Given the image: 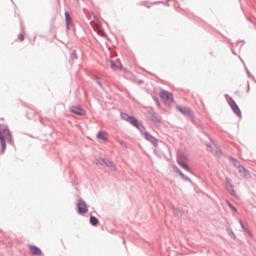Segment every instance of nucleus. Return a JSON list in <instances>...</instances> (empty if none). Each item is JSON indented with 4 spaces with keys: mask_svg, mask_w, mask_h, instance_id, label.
<instances>
[{
    "mask_svg": "<svg viewBox=\"0 0 256 256\" xmlns=\"http://www.w3.org/2000/svg\"><path fill=\"white\" fill-rule=\"evenodd\" d=\"M128 123H131V125H134V127L139 128V121H137L136 118L133 116H130V118L128 119Z\"/></svg>",
    "mask_w": 256,
    "mask_h": 256,
    "instance_id": "obj_11",
    "label": "nucleus"
},
{
    "mask_svg": "<svg viewBox=\"0 0 256 256\" xmlns=\"http://www.w3.org/2000/svg\"><path fill=\"white\" fill-rule=\"evenodd\" d=\"M106 167H109L111 171H117V165H115L113 162H106Z\"/></svg>",
    "mask_w": 256,
    "mask_h": 256,
    "instance_id": "obj_15",
    "label": "nucleus"
},
{
    "mask_svg": "<svg viewBox=\"0 0 256 256\" xmlns=\"http://www.w3.org/2000/svg\"><path fill=\"white\" fill-rule=\"evenodd\" d=\"M70 111L72 113H75L76 115H80V116H83L85 115V110H83V108L79 107V106H72L70 108Z\"/></svg>",
    "mask_w": 256,
    "mask_h": 256,
    "instance_id": "obj_4",
    "label": "nucleus"
},
{
    "mask_svg": "<svg viewBox=\"0 0 256 256\" xmlns=\"http://www.w3.org/2000/svg\"><path fill=\"white\" fill-rule=\"evenodd\" d=\"M239 172L240 173H245V168L243 166H239Z\"/></svg>",
    "mask_w": 256,
    "mask_h": 256,
    "instance_id": "obj_23",
    "label": "nucleus"
},
{
    "mask_svg": "<svg viewBox=\"0 0 256 256\" xmlns=\"http://www.w3.org/2000/svg\"><path fill=\"white\" fill-rule=\"evenodd\" d=\"M228 103L231 109L234 111V113L239 117H241V109H239V106H237V103H235V100L233 98H229Z\"/></svg>",
    "mask_w": 256,
    "mask_h": 256,
    "instance_id": "obj_3",
    "label": "nucleus"
},
{
    "mask_svg": "<svg viewBox=\"0 0 256 256\" xmlns=\"http://www.w3.org/2000/svg\"><path fill=\"white\" fill-rule=\"evenodd\" d=\"M95 164L96 165H101L102 167H105L107 165V161L100 158V159L95 160Z\"/></svg>",
    "mask_w": 256,
    "mask_h": 256,
    "instance_id": "obj_17",
    "label": "nucleus"
},
{
    "mask_svg": "<svg viewBox=\"0 0 256 256\" xmlns=\"http://www.w3.org/2000/svg\"><path fill=\"white\" fill-rule=\"evenodd\" d=\"M231 161L235 167H241V165H239V161H237L235 158H232Z\"/></svg>",
    "mask_w": 256,
    "mask_h": 256,
    "instance_id": "obj_21",
    "label": "nucleus"
},
{
    "mask_svg": "<svg viewBox=\"0 0 256 256\" xmlns=\"http://www.w3.org/2000/svg\"><path fill=\"white\" fill-rule=\"evenodd\" d=\"M90 224L93 225V227H97L99 225V219L95 216L90 217Z\"/></svg>",
    "mask_w": 256,
    "mask_h": 256,
    "instance_id": "obj_12",
    "label": "nucleus"
},
{
    "mask_svg": "<svg viewBox=\"0 0 256 256\" xmlns=\"http://www.w3.org/2000/svg\"><path fill=\"white\" fill-rule=\"evenodd\" d=\"M179 175H180V177H182L183 179H185V174H184L183 172L179 171Z\"/></svg>",
    "mask_w": 256,
    "mask_h": 256,
    "instance_id": "obj_25",
    "label": "nucleus"
},
{
    "mask_svg": "<svg viewBox=\"0 0 256 256\" xmlns=\"http://www.w3.org/2000/svg\"><path fill=\"white\" fill-rule=\"evenodd\" d=\"M160 98L164 103H173V94L171 92L162 90L160 92Z\"/></svg>",
    "mask_w": 256,
    "mask_h": 256,
    "instance_id": "obj_1",
    "label": "nucleus"
},
{
    "mask_svg": "<svg viewBox=\"0 0 256 256\" xmlns=\"http://www.w3.org/2000/svg\"><path fill=\"white\" fill-rule=\"evenodd\" d=\"M77 207H78V213L80 215H85V213L89 211V208L87 207V203H85V201L83 200H78Z\"/></svg>",
    "mask_w": 256,
    "mask_h": 256,
    "instance_id": "obj_2",
    "label": "nucleus"
},
{
    "mask_svg": "<svg viewBox=\"0 0 256 256\" xmlns=\"http://www.w3.org/2000/svg\"><path fill=\"white\" fill-rule=\"evenodd\" d=\"M144 136L147 141H150V143H152V145H155V147H157V143H159V141H157V138L153 137L148 132L144 133Z\"/></svg>",
    "mask_w": 256,
    "mask_h": 256,
    "instance_id": "obj_6",
    "label": "nucleus"
},
{
    "mask_svg": "<svg viewBox=\"0 0 256 256\" xmlns=\"http://www.w3.org/2000/svg\"><path fill=\"white\" fill-rule=\"evenodd\" d=\"M110 63V67L113 71H118V69H123V66L121 65V63L119 62H113V61H109Z\"/></svg>",
    "mask_w": 256,
    "mask_h": 256,
    "instance_id": "obj_10",
    "label": "nucleus"
},
{
    "mask_svg": "<svg viewBox=\"0 0 256 256\" xmlns=\"http://www.w3.org/2000/svg\"><path fill=\"white\" fill-rule=\"evenodd\" d=\"M18 39H19L20 41H25V35H24L23 33L19 34V35H18Z\"/></svg>",
    "mask_w": 256,
    "mask_h": 256,
    "instance_id": "obj_22",
    "label": "nucleus"
},
{
    "mask_svg": "<svg viewBox=\"0 0 256 256\" xmlns=\"http://www.w3.org/2000/svg\"><path fill=\"white\" fill-rule=\"evenodd\" d=\"M96 137H97V139H100L101 141H107V139H109V135L105 131H100L96 135Z\"/></svg>",
    "mask_w": 256,
    "mask_h": 256,
    "instance_id": "obj_9",
    "label": "nucleus"
},
{
    "mask_svg": "<svg viewBox=\"0 0 256 256\" xmlns=\"http://www.w3.org/2000/svg\"><path fill=\"white\" fill-rule=\"evenodd\" d=\"M65 19H66V25L67 27H69V25H71L72 23L71 15L69 14V12H65Z\"/></svg>",
    "mask_w": 256,
    "mask_h": 256,
    "instance_id": "obj_13",
    "label": "nucleus"
},
{
    "mask_svg": "<svg viewBox=\"0 0 256 256\" xmlns=\"http://www.w3.org/2000/svg\"><path fill=\"white\" fill-rule=\"evenodd\" d=\"M119 145H121L122 149H127V144L121 140H118Z\"/></svg>",
    "mask_w": 256,
    "mask_h": 256,
    "instance_id": "obj_20",
    "label": "nucleus"
},
{
    "mask_svg": "<svg viewBox=\"0 0 256 256\" xmlns=\"http://www.w3.org/2000/svg\"><path fill=\"white\" fill-rule=\"evenodd\" d=\"M157 103H158V107H161V103H159V100H157Z\"/></svg>",
    "mask_w": 256,
    "mask_h": 256,
    "instance_id": "obj_27",
    "label": "nucleus"
},
{
    "mask_svg": "<svg viewBox=\"0 0 256 256\" xmlns=\"http://www.w3.org/2000/svg\"><path fill=\"white\" fill-rule=\"evenodd\" d=\"M180 167H182V169H185V171H191V169H189V166L187 165V163L184 162H179Z\"/></svg>",
    "mask_w": 256,
    "mask_h": 256,
    "instance_id": "obj_18",
    "label": "nucleus"
},
{
    "mask_svg": "<svg viewBox=\"0 0 256 256\" xmlns=\"http://www.w3.org/2000/svg\"><path fill=\"white\" fill-rule=\"evenodd\" d=\"M28 249L31 253V255H41V248L37 247V246H33V245H28Z\"/></svg>",
    "mask_w": 256,
    "mask_h": 256,
    "instance_id": "obj_5",
    "label": "nucleus"
},
{
    "mask_svg": "<svg viewBox=\"0 0 256 256\" xmlns=\"http://www.w3.org/2000/svg\"><path fill=\"white\" fill-rule=\"evenodd\" d=\"M121 117H122V119H124V121H129L131 116H129V114H127V113H122Z\"/></svg>",
    "mask_w": 256,
    "mask_h": 256,
    "instance_id": "obj_19",
    "label": "nucleus"
},
{
    "mask_svg": "<svg viewBox=\"0 0 256 256\" xmlns=\"http://www.w3.org/2000/svg\"><path fill=\"white\" fill-rule=\"evenodd\" d=\"M226 189L231 193V195L235 194V190L233 189V184L231 183V180L229 178H226Z\"/></svg>",
    "mask_w": 256,
    "mask_h": 256,
    "instance_id": "obj_8",
    "label": "nucleus"
},
{
    "mask_svg": "<svg viewBox=\"0 0 256 256\" xmlns=\"http://www.w3.org/2000/svg\"><path fill=\"white\" fill-rule=\"evenodd\" d=\"M150 119L151 122L154 123V125H158L159 123H161V120L156 115H151Z\"/></svg>",
    "mask_w": 256,
    "mask_h": 256,
    "instance_id": "obj_14",
    "label": "nucleus"
},
{
    "mask_svg": "<svg viewBox=\"0 0 256 256\" xmlns=\"http://www.w3.org/2000/svg\"><path fill=\"white\" fill-rule=\"evenodd\" d=\"M97 28H98V33H99L100 35H104L103 31H101V29L99 28V26H97Z\"/></svg>",
    "mask_w": 256,
    "mask_h": 256,
    "instance_id": "obj_26",
    "label": "nucleus"
},
{
    "mask_svg": "<svg viewBox=\"0 0 256 256\" xmlns=\"http://www.w3.org/2000/svg\"><path fill=\"white\" fill-rule=\"evenodd\" d=\"M0 144H1V150L0 153L3 155L5 153V149H7V144L5 143V138H3V134L0 132Z\"/></svg>",
    "mask_w": 256,
    "mask_h": 256,
    "instance_id": "obj_7",
    "label": "nucleus"
},
{
    "mask_svg": "<svg viewBox=\"0 0 256 256\" xmlns=\"http://www.w3.org/2000/svg\"><path fill=\"white\" fill-rule=\"evenodd\" d=\"M229 207H230V209H232V211H237V208H235V206L229 204Z\"/></svg>",
    "mask_w": 256,
    "mask_h": 256,
    "instance_id": "obj_24",
    "label": "nucleus"
},
{
    "mask_svg": "<svg viewBox=\"0 0 256 256\" xmlns=\"http://www.w3.org/2000/svg\"><path fill=\"white\" fill-rule=\"evenodd\" d=\"M146 7H148V9H150L151 7H149V6H146Z\"/></svg>",
    "mask_w": 256,
    "mask_h": 256,
    "instance_id": "obj_28",
    "label": "nucleus"
},
{
    "mask_svg": "<svg viewBox=\"0 0 256 256\" xmlns=\"http://www.w3.org/2000/svg\"><path fill=\"white\" fill-rule=\"evenodd\" d=\"M178 111H180V113H182L183 115H189L191 113V110H189L188 108L178 107Z\"/></svg>",
    "mask_w": 256,
    "mask_h": 256,
    "instance_id": "obj_16",
    "label": "nucleus"
}]
</instances>
